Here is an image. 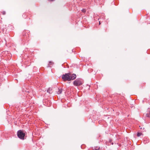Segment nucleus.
<instances>
[{
	"label": "nucleus",
	"mask_w": 150,
	"mask_h": 150,
	"mask_svg": "<svg viewBox=\"0 0 150 150\" xmlns=\"http://www.w3.org/2000/svg\"><path fill=\"white\" fill-rule=\"evenodd\" d=\"M70 75L71 74L70 73L66 74L62 76V78L64 81H70Z\"/></svg>",
	"instance_id": "1"
},
{
	"label": "nucleus",
	"mask_w": 150,
	"mask_h": 150,
	"mask_svg": "<svg viewBox=\"0 0 150 150\" xmlns=\"http://www.w3.org/2000/svg\"><path fill=\"white\" fill-rule=\"evenodd\" d=\"M17 135L19 138L22 139H24L25 134L23 131L21 130H19L18 132Z\"/></svg>",
	"instance_id": "2"
},
{
	"label": "nucleus",
	"mask_w": 150,
	"mask_h": 150,
	"mask_svg": "<svg viewBox=\"0 0 150 150\" xmlns=\"http://www.w3.org/2000/svg\"><path fill=\"white\" fill-rule=\"evenodd\" d=\"M83 83V81L81 79H77L75 80L73 83L74 86H80Z\"/></svg>",
	"instance_id": "3"
},
{
	"label": "nucleus",
	"mask_w": 150,
	"mask_h": 150,
	"mask_svg": "<svg viewBox=\"0 0 150 150\" xmlns=\"http://www.w3.org/2000/svg\"><path fill=\"white\" fill-rule=\"evenodd\" d=\"M76 75L75 74H71L70 75V80H73L76 79Z\"/></svg>",
	"instance_id": "4"
},
{
	"label": "nucleus",
	"mask_w": 150,
	"mask_h": 150,
	"mask_svg": "<svg viewBox=\"0 0 150 150\" xmlns=\"http://www.w3.org/2000/svg\"><path fill=\"white\" fill-rule=\"evenodd\" d=\"M58 91H57L58 94H60L62 93V89L61 88H59L58 89Z\"/></svg>",
	"instance_id": "5"
},
{
	"label": "nucleus",
	"mask_w": 150,
	"mask_h": 150,
	"mask_svg": "<svg viewBox=\"0 0 150 150\" xmlns=\"http://www.w3.org/2000/svg\"><path fill=\"white\" fill-rule=\"evenodd\" d=\"M52 90V89L51 88H49L48 89V90H47V92H48L50 94L52 93V92H51L50 91H51Z\"/></svg>",
	"instance_id": "6"
},
{
	"label": "nucleus",
	"mask_w": 150,
	"mask_h": 150,
	"mask_svg": "<svg viewBox=\"0 0 150 150\" xmlns=\"http://www.w3.org/2000/svg\"><path fill=\"white\" fill-rule=\"evenodd\" d=\"M100 148L99 147H97L96 148H94L93 149V150H99Z\"/></svg>",
	"instance_id": "7"
},
{
	"label": "nucleus",
	"mask_w": 150,
	"mask_h": 150,
	"mask_svg": "<svg viewBox=\"0 0 150 150\" xmlns=\"http://www.w3.org/2000/svg\"><path fill=\"white\" fill-rule=\"evenodd\" d=\"M142 134V133H140L139 132H138L137 134V135L138 137L140 136Z\"/></svg>",
	"instance_id": "8"
},
{
	"label": "nucleus",
	"mask_w": 150,
	"mask_h": 150,
	"mask_svg": "<svg viewBox=\"0 0 150 150\" xmlns=\"http://www.w3.org/2000/svg\"><path fill=\"white\" fill-rule=\"evenodd\" d=\"M1 13L3 15H5L6 14V12L5 11H2Z\"/></svg>",
	"instance_id": "9"
},
{
	"label": "nucleus",
	"mask_w": 150,
	"mask_h": 150,
	"mask_svg": "<svg viewBox=\"0 0 150 150\" xmlns=\"http://www.w3.org/2000/svg\"><path fill=\"white\" fill-rule=\"evenodd\" d=\"M146 116L147 117H150V114H146Z\"/></svg>",
	"instance_id": "10"
},
{
	"label": "nucleus",
	"mask_w": 150,
	"mask_h": 150,
	"mask_svg": "<svg viewBox=\"0 0 150 150\" xmlns=\"http://www.w3.org/2000/svg\"><path fill=\"white\" fill-rule=\"evenodd\" d=\"M82 11L83 13H85L86 12V10L85 9H83L82 10Z\"/></svg>",
	"instance_id": "11"
},
{
	"label": "nucleus",
	"mask_w": 150,
	"mask_h": 150,
	"mask_svg": "<svg viewBox=\"0 0 150 150\" xmlns=\"http://www.w3.org/2000/svg\"><path fill=\"white\" fill-rule=\"evenodd\" d=\"M52 62H49V65H52Z\"/></svg>",
	"instance_id": "12"
},
{
	"label": "nucleus",
	"mask_w": 150,
	"mask_h": 150,
	"mask_svg": "<svg viewBox=\"0 0 150 150\" xmlns=\"http://www.w3.org/2000/svg\"><path fill=\"white\" fill-rule=\"evenodd\" d=\"M113 144V143H112V144Z\"/></svg>",
	"instance_id": "13"
},
{
	"label": "nucleus",
	"mask_w": 150,
	"mask_h": 150,
	"mask_svg": "<svg viewBox=\"0 0 150 150\" xmlns=\"http://www.w3.org/2000/svg\"><path fill=\"white\" fill-rule=\"evenodd\" d=\"M100 24V22L99 21V24Z\"/></svg>",
	"instance_id": "14"
}]
</instances>
